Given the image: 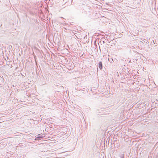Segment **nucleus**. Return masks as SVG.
Listing matches in <instances>:
<instances>
[{
  "label": "nucleus",
  "mask_w": 158,
  "mask_h": 158,
  "mask_svg": "<svg viewBox=\"0 0 158 158\" xmlns=\"http://www.w3.org/2000/svg\"><path fill=\"white\" fill-rule=\"evenodd\" d=\"M108 60H109V61H110V63L112 62V61H110V60L109 58H108Z\"/></svg>",
  "instance_id": "7ed1b4c3"
},
{
  "label": "nucleus",
  "mask_w": 158,
  "mask_h": 158,
  "mask_svg": "<svg viewBox=\"0 0 158 158\" xmlns=\"http://www.w3.org/2000/svg\"><path fill=\"white\" fill-rule=\"evenodd\" d=\"M38 138H43L42 137H41L40 136V135H38Z\"/></svg>",
  "instance_id": "f03ea898"
},
{
  "label": "nucleus",
  "mask_w": 158,
  "mask_h": 158,
  "mask_svg": "<svg viewBox=\"0 0 158 158\" xmlns=\"http://www.w3.org/2000/svg\"><path fill=\"white\" fill-rule=\"evenodd\" d=\"M98 67L100 69H102V62L101 61H99L98 63Z\"/></svg>",
  "instance_id": "f257e3e1"
},
{
  "label": "nucleus",
  "mask_w": 158,
  "mask_h": 158,
  "mask_svg": "<svg viewBox=\"0 0 158 158\" xmlns=\"http://www.w3.org/2000/svg\"><path fill=\"white\" fill-rule=\"evenodd\" d=\"M111 60H112V61H113V59H111Z\"/></svg>",
  "instance_id": "39448f33"
},
{
  "label": "nucleus",
  "mask_w": 158,
  "mask_h": 158,
  "mask_svg": "<svg viewBox=\"0 0 158 158\" xmlns=\"http://www.w3.org/2000/svg\"><path fill=\"white\" fill-rule=\"evenodd\" d=\"M46 81H48V79L47 78H46Z\"/></svg>",
  "instance_id": "20e7f679"
}]
</instances>
